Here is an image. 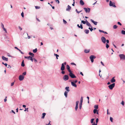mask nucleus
Masks as SVG:
<instances>
[{
	"label": "nucleus",
	"instance_id": "obj_1",
	"mask_svg": "<svg viewBox=\"0 0 125 125\" xmlns=\"http://www.w3.org/2000/svg\"><path fill=\"white\" fill-rule=\"evenodd\" d=\"M69 75L72 78H76V77L72 73V71L69 72Z\"/></svg>",
	"mask_w": 125,
	"mask_h": 125
},
{
	"label": "nucleus",
	"instance_id": "obj_2",
	"mask_svg": "<svg viewBox=\"0 0 125 125\" xmlns=\"http://www.w3.org/2000/svg\"><path fill=\"white\" fill-rule=\"evenodd\" d=\"M96 58V56L94 55H91L90 57V59L91 60L92 62H94V59Z\"/></svg>",
	"mask_w": 125,
	"mask_h": 125
},
{
	"label": "nucleus",
	"instance_id": "obj_3",
	"mask_svg": "<svg viewBox=\"0 0 125 125\" xmlns=\"http://www.w3.org/2000/svg\"><path fill=\"white\" fill-rule=\"evenodd\" d=\"M109 5L110 6H113L115 8L116 7L115 4L114 2H112L111 1H110Z\"/></svg>",
	"mask_w": 125,
	"mask_h": 125
},
{
	"label": "nucleus",
	"instance_id": "obj_4",
	"mask_svg": "<svg viewBox=\"0 0 125 125\" xmlns=\"http://www.w3.org/2000/svg\"><path fill=\"white\" fill-rule=\"evenodd\" d=\"M83 97H81V100L80 103V104L79 105V109H81L82 108V103L83 101Z\"/></svg>",
	"mask_w": 125,
	"mask_h": 125
},
{
	"label": "nucleus",
	"instance_id": "obj_5",
	"mask_svg": "<svg viewBox=\"0 0 125 125\" xmlns=\"http://www.w3.org/2000/svg\"><path fill=\"white\" fill-rule=\"evenodd\" d=\"M115 85V83H113V84L108 86L110 90H112L113 88L114 87Z\"/></svg>",
	"mask_w": 125,
	"mask_h": 125
},
{
	"label": "nucleus",
	"instance_id": "obj_6",
	"mask_svg": "<svg viewBox=\"0 0 125 125\" xmlns=\"http://www.w3.org/2000/svg\"><path fill=\"white\" fill-rule=\"evenodd\" d=\"M69 76L68 75H65L63 77V79L64 81H67L69 79Z\"/></svg>",
	"mask_w": 125,
	"mask_h": 125
},
{
	"label": "nucleus",
	"instance_id": "obj_7",
	"mask_svg": "<svg viewBox=\"0 0 125 125\" xmlns=\"http://www.w3.org/2000/svg\"><path fill=\"white\" fill-rule=\"evenodd\" d=\"M121 59L125 60V55L124 54H120L119 55Z\"/></svg>",
	"mask_w": 125,
	"mask_h": 125
},
{
	"label": "nucleus",
	"instance_id": "obj_8",
	"mask_svg": "<svg viewBox=\"0 0 125 125\" xmlns=\"http://www.w3.org/2000/svg\"><path fill=\"white\" fill-rule=\"evenodd\" d=\"M101 40L102 42L104 43H105L106 41V39L104 37H102L101 38Z\"/></svg>",
	"mask_w": 125,
	"mask_h": 125
},
{
	"label": "nucleus",
	"instance_id": "obj_9",
	"mask_svg": "<svg viewBox=\"0 0 125 125\" xmlns=\"http://www.w3.org/2000/svg\"><path fill=\"white\" fill-rule=\"evenodd\" d=\"M24 77L22 75H21L19 76V79L20 81H22L23 80Z\"/></svg>",
	"mask_w": 125,
	"mask_h": 125
},
{
	"label": "nucleus",
	"instance_id": "obj_10",
	"mask_svg": "<svg viewBox=\"0 0 125 125\" xmlns=\"http://www.w3.org/2000/svg\"><path fill=\"white\" fill-rule=\"evenodd\" d=\"M85 10V12L87 13L88 12L89 13L90 12V8H88V9L86 8H83Z\"/></svg>",
	"mask_w": 125,
	"mask_h": 125
},
{
	"label": "nucleus",
	"instance_id": "obj_11",
	"mask_svg": "<svg viewBox=\"0 0 125 125\" xmlns=\"http://www.w3.org/2000/svg\"><path fill=\"white\" fill-rule=\"evenodd\" d=\"M65 69V66L64 63H62V66L61 68V70L62 71H63Z\"/></svg>",
	"mask_w": 125,
	"mask_h": 125
},
{
	"label": "nucleus",
	"instance_id": "obj_12",
	"mask_svg": "<svg viewBox=\"0 0 125 125\" xmlns=\"http://www.w3.org/2000/svg\"><path fill=\"white\" fill-rule=\"evenodd\" d=\"M2 59L4 61H8V58H6L4 56H2Z\"/></svg>",
	"mask_w": 125,
	"mask_h": 125
},
{
	"label": "nucleus",
	"instance_id": "obj_13",
	"mask_svg": "<svg viewBox=\"0 0 125 125\" xmlns=\"http://www.w3.org/2000/svg\"><path fill=\"white\" fill-rule=\"evenodd\" d=\"M79 103V101H77L76 102V105L75 107V110L76 111L77 110L78 108V105Z\"/></svg>",
	"mask_w": 125,
	"mask_h": 125
},
{
	"label": "nucleus",
	"instance_id": "obj_14",
	"mask_svg": "<svg viewBox=\"0 0 125 125\" xmlns=\"http://www.w3.org/2000/svg\"><path fill=\"white\" fill-rule=\"evenodd\" d=\"M71 7L69 5H68L67 6V7L66 9V10L69 11L71 9Z\"/></svg>",
	"mask_w": 125,
	"mask_h": 125
},
{
	"label": "nucleus",
	"instance_id": "obj_15",
	"mask_svg": "<svg viewBox=\"0 0 125 125\" xmlns=\"http://www.w3.org/2000/svg\"><path fill=\"white\" fill-rule=\"evenodd\" d=\"M86 24L88 26L91 27H92L90 24L87 20L86 21Z\"/></svg>",
	"mask_w": 125,
	"mask_h": 125
},
{
	"label": "nucleus",
	"instance_id": "obj_16",
	"mask_svg": "<svg viewBox=\"0 0 125 125\" xmlns=\"http://www.w3.org/2000/svg\"><path fill=\"white\" fill-rule=\"evenodd\" d=\"M66 68L67 69V70H68V72H70L71 71V70H70V66H69V65H66Z\"/></svg>",
	"mask_w": 125,
	"mask_h": 125
},
{
	"label": "nucleus",
	"instance_id": "obj_17",
	"mask_svg": "<svg viewBox=\"0 0 125 125\" xmlns=\"http://www.w3.org/2000/svg\"><path fill=\"white\" fill-rule=\"evenodd\" d=\"M71 83L72 85L74 87H77V85L73 82H71Z\"/></svg>",
	"mask_w": 125,
	"mask_h": 125
},
{
	"label": "nucleus",
	"instance_id": "obj_18",
	"mask_svg": "<svg viewBox=\"0 0 125 125\" xmlns=\"http://www.w3.org/2000/svg\"><path fill=\"white\" fill-rule=\"evenodd\" d=\"M32 57L31 56H25L24 57V58H26L28 60H31V58Z\"/></svg>",
	"mask_w": 125,
	"mask_h": 125
},
{
	"label": "nucleus",
	"instance_id": "obj_19",
	"mask_svg": "<svg viewBox=\"0 0 125 125\" xmlns=\"http://www.w3.org/2000/svg\"><path fill=\"white\" fill-rule=\"evenodd\" d=\"M80 4L82 5H83L84 4V2L82 0H80Z\"/></svg>",
	"mask_w": 125,
	"mask_h": 125
},
{
	"label": "nucleus",
	"instance_id": "obj_20",
	"mask_svg": "<svg viewBox=\"0 0 125 125\" xmlns=\"http://www.w3.org/2000/svg\"><path fill=\"white\" fill-rule=\"evenodd\" d=\"M115 77L112 78V79L111 80V82L112 83L115 82V80L114 79Z\"/></svg>",
	"mask_w": 125,
	"mask_h": 125
},
{
	"label": "nucleus",
	"instance_id": "obj_21",
	"mask_svg": "<svg viewBox=\"0 0 125 125\" xmlns=\"http://www.w3.org/2000/svg\"><path fill=\"white\" fill-rule=\"evenodd\" d=\"M90 21L92 22L93 23L94 25H97V22L96 21H94L92 19H91L90 20Z\"/></svg>",
	"mask_w": 125,
	"mask_h": 125
},
{
	"label": "nucleus",
	"instance_id": "obj_22",
	"mask_svg": "<svg viewBox=\"0 0 125 125\" xmlns=\"http://www.w3.org/2000/svg\"><path fill=\"white\" fill-rule=\"evenodd\" d=\"M29 54L32 57H34V55L33 53L31 52H29Z\"/></svg>",
	"mask_w": 125,
	"mask_h": 125
},
{
	"label": "nucleus",
	"instance_id": "obj_23",
	"mask_svg": "<svg viewBox=\"0 0 125 125\" xmlns=\"http://www.w3.org/2000/svg\"><path fill=\"white\" fill-rule=\"evenodd\" d=\"M77 26L79 28H80L81 29H83V27L82 26V25L81 24L80 25V26L79 25V24H78L77 25Z\"/></svg>",
	"mask_w": 125,
	"mask_h": 125
},
{
	"label": "nucleus",
	"instance_id": "obj_24",
	"mask_svg": "<svg viewBox=\"0 0 125 125\" xmlns=\"http://www.w3.org/2000/svg\"><path fill=\"white\" fill-rule=\"evenodd\" d=\"M69 87H65V89L67 91V92H68L70 91V90L69 89Z\"/></svg>",
	"mask_w": 125,
	"mask_h": 125
},
{
	"label": "nucleus",
	"instance_id": "obj_25",
	"mask_svg": "<svg viewBox=\"0 0 125 125\" xmlns=\"http://www.w3.org/2000/svg\"><path fill=\"white\" fill-rule=\"evenodd\" d=\"M68 93V92H67L66 91H65L64 93V95L66 97H67V93Z\"/></svg>",
	"mask_w": 125,
	"mask_h": 125
},
{
	"label": "nucleus",
	"instance_id": "obj_26",
	"mask_svg": "<svg viewBox=\"0 0 125 125\" xmlns=\"http://www.w3.org/2000/svg\"><path fill=\"white\" fill-rule=\"evenodd\" d=\"M90 50H84V52L86 53H88L89 52H90Z\"/></svg>",
	"mask_w": 125,
	"mask_h": 125
},
{
	"label": "nucleus",
	"instance_id": "obj_27",
	"mask_svg": "<svg viewBox=\"0 0 125 125\" xmlns=\"http://www.w3.org/2000/svg\"><path fill=\"white\" fill-rule=\"evenodd\" d=\"M89 30H85L84 32L86 34H88L89 32Z\"/></svg>",
	"mask_w": 125,
	"mask_h": 125
},
{
	"label": "nucleus",
	"instance_id": "obj_28",
	"mask_svg": "<svg viewBox=\"0 0 125 125\" xmlns=\"http://www.w3.org/2000/svg\"><path fill=\"white\" fill-rule=\"evenodd\" d=\"M46 115V113H44L42 114V119H44V117Z\"/></svg>",
	"mask_w": 125,
	"mask_h": 125
},
{
	"label": "nucleus",
	"instance_id": "obj_29",
	"mask_svg": "<svg viewBox=\"0 0 125 125\" xmlns=\"http://www.w3.org/2000/svg\"><path fill=\"white\" fill-rule=\"evenodd\" d=\"M21 66L22 67H24L25 66V64L24 62V61L23 60L22 62V63L21 64Z\"/></svg>",
	"mask_w": 125,
	"mask_h": 125
},
{
	"label": "nucleus",
	"instance_id": "obj_30",
	"mask_svg": "<svg viewBox=\"0 0 125 125\" xmlns=\"http://www.w3.org/2000/svg\"><path fill=\"white\" fill-rule=\"evenodd\" d=\"M95 109H97L98 108V105H95L94 107Z\"/></svg>",
	"mask_w": 125,
	"mask_h": 125
},
{
	"label": "nucleus",
	"instance_id": "obj_31",
	"mask_svg": "<svg viewBox=\"0 0 125 125\" xmlns=\"http://www.w3.org/2000/svg\"><path fill=\"white\" fill-rule=\"evenodd\" d=\"M33 52L34 53H36L37 52V49L36 48L35 49L33 50Z\"/></svg>",
	"mask_w": 125,
	"mask_h": 125
},
{
	"label": "nucleus",
	"instance_id": "obj_32",
	"mask_svg": "<svg viewBox=\"0 0 125 125\" xmlns=\"http://www.w3.org/2000/svg\"><path fill=\"white\" fill-rule=\"evenodd\" d=\"M97 109H94V110L93 112L94 114H95L97 112Z\"/></svg>",
	"mask_w": 125,
	"mask_h": 125
},
{
	"label": "nucleus",
	"instance_id": "obj_33",
	"mask_svg": "<svg viewBox=\"0 0 125 125\" xmlns=\"http://www.w3.org/2000/svg\"><path fill=\"white\" fill-rule=\"evenodd\" d=\"M54 55L55 56H56V58L57 59H58V57L59 56V55L57 54L54 53Z\"/></svg>",
	"mask_w": 125,
	"mask_h": 125
},
{
	"label": "nucleus",
	"instance_id": "obj_34",
	"mask_svg": "<svg viewBox=\"0 0 125 125\" xmlns=\"http://www.w3.org/2000/svg\"><path fill=\"white\" fill-rule=\"evenodd\" d=\"M75 11L77 13H78V14H79L80 12H81L82 11V10L80 11H79L77 10V9H76L75 10Z\"/></svg>",
	"mask_w": 125,
	"mask_h": 125
},
{
	"label": "nucleus",
	"instance_id": "obj_35",
	"mask_svg": "<svg viewBox=\"0 0 125 125\" xmlns=\"http://www.w3.org/2000/svg\"><path fill=\"white\" fill-rule=\"evenodd\" d=\"M121 33L123 34H125V31L122 30L121 31Z\"/></svg>",
	"mask_w": 125,
	"mask_h": 125
},
{
	"label": "nucleus",
	"instance_id": "obj_36",
	"mask_svg": "<svg viewBox=\"0 0 125 125\" xmlns=\"http://www.w3.org/2000/svg\"><path fill=\"white\" fill-rule=\"evenodd\" d=\"M117 27V26L116 25H115L113 26V28L114 29H116Z\"/></svg>",
	"mask_w": 125,
	"mask_h": 125
},
{
	"label": "nucleus",
	"instance_id": "obj_37",
	"mask_svg": "<svg viewBox=\"0 0 125 125\" xmlns=\"http://www.w3.org/2000/svg\"><path fill=\"white\" fill-rule=\"evenodd\" d=\"M94 120V119L93 118L91 119V123H93V122Z\"/></svg>",
	"mask_w": 125,
	"mask_h": 125
},
{
	"label": "nucleus",
	"instance_id": "obj_38",
	"mask_svg": "<svg viewBox=\"0 0 125 125\" xmlns=\"http://www.w3.org/2000/svg\"><path fill=\"white\" fill-rule=\"evenodd\" d=\"M113 119L112 117H110V121H111V122H113Z\"/></svg>",
	"mask_w": 125,
	"mask_h": 125
},
{
	"label": "nucleus",
	"instance_id": "obj_39",
	"mask_svg": "<svg viewBox=\"0 0 125 125\" xmlns=\"http://www.w3.org/2000/svg\"><path fill=\"white\" fill-rule=\"evenodd\" d=\"M35 8L36 9H38L40 8V7L38 6H35Z\"/></svg>",
	"mask_w": 125,
	"mask_h": 125
},
{
	"label": "nucleus",
	"instance_id": "obj_40",
	"mask_svg": "<svg viewBox=\"0 0 125 125\" xmlns=\"http://www.w3.org/2000/svg\"><path fill=\"white\" fill-rule=\"evenodd\" d=\"M81 22L84 24H85L86 23V21H82Z\"/></svg>",
	"mask_w": 125,
	"mask_h": 125
},
{
	"label": "nucleus",
	"instance_id": "obj_41",
	"mask_svg": "<svg viewBox=\"0 0 125 125\" xmlns=\"http://www.w3.org/2000/svg\"><path fill=\"white\" fill-rule=\"evenodd\" d=\"M88 29H89L91 31H92L93 30V29L92 28H90V27H89Z\"/></svg>",
	"mask_w": 125,
	"mask_h": 125
},
{
	"label": "nucleus",
	"instance_id": "obj_42",
	"mask_svg": "<svg viewBox=\"0 0 125 125\" xmlns=\"http://www.w3.org/2000/svg\"><path fill=\"white\" fill-rule=\"evenodd\" d=\"M21 15L23 18L24 17V13L23 12H22L21 13Z\"/></svg>",
	"mask_w": 125,
	"mask_h": 125
},
{
	"label": "nucleus",
	"instance_id": "obj_43",
	"mask_svg": "<svg viewBox=\"0 0 125 125\" xmlns=\"http://www.w3.org/2000/svg\"><path fill=\"white\" fill-rule=\"evenodd\" d=\"M2 29H3V30L5 31V32L6 33H7V31L4 28H2Z\"/></svg>",
	"mask_w": 125,
	"mask_h": 125
},
{
	"label": "nucleus",
	"instance_id": "obj_44",
	"mask_svg": "<svg viewBox=\"0 0 125 125\" xmlns=\"http://www.w3.org/2000/svg\"><path fill=\"white\" fill-rule=\"evenodd\" d=\"M56 2L58 4H59L60 3L59 1L58 0H55Z\"/></svg>",
	"mask_w": 125,
	"mask_h": 125
},
{
	"label": "nucleus",
	"instance_id": "obj_45",
	"mask_svg": "<svg viewBox=\"0 0 125 125\" xmlns=\"http://www.w3.org/2000/svg\"><path fill=\"white\" fill-rule=\"evenodd\" d=\"M1 27L2 28H4V25L2 23H1Z\"/></svg>",
	"mask_w": 125,
	"mask_h": 125
},
{
	"label": "nucleus",
	"instance_id": "obj_46",
	"mask_svg": "<svg viewBox=\"0 0 125 125\" xmlns=\"http://www.w3.org/2000/svg\"><path fill=\"white\" fill-rule=\"evenodd\" d=\"M63 22L64 24H66L67 23V22L65 20H64V19H63Z\"/></svg>",
	"mask_w": 125,
	"mask_h": 125
},
{
	"label": "nucleus",
	"instance_id": "obj_47",
	"mask_svg": "<svg viewBox=\"0 0 125 125\" xmlns=\"http://www.w3.org/2000/svg\"><path fill=\"white\" fill-rule=\"evenodd\" d=\"M109 46V45L107 44H106V47L107 48H108Z\"/></svg>",
	"mask_w": 125,
	"mask_h": 125
},
{
	"label": "nucleus",
	"instance_id": "obj_48",
	"mask_svg": "<svg viewBox=\"0 0 125 125\" xmlns=\"http://www.w3.org/2000/svg\"><path fill=\"white\" fill-rule=\"evenodd\" d=\"M26 72H24V73H23L22 74H23V75H26Z\"/></svg>",
	"mask_w": 125,
	"mask_h": 125
},
{
	"label": "nucleus",
	"instance_id": "obj_49",
	"mask_svg": "<svg viewBox=\"0 0 125 125\" xmlns=\"http://www.w3.org/2000/svg\"><path fill=\"white\" fill-rule=\"evenodd\" d=\"M121 104L123 105H124V102L123 101H122L121 103Z\"/></svg>",
	"mask_w": 125,
	"mask_h": 125
},
{
	"label": "nucleus",
	"instance_id": "obj_50",
	"mask_svg": "<svg viewBox=\"0 0 125 125\" xmlns=\"http://www.w3.org/2000/svg\"><path fill=\"white\" fill-rule=\"evenodd\" d=\"M99 31L100 32H104V31H103V30H99Z\"/></svg>",
	"mask_w": 125,
	"mask_h": 125
},
{
	"label": "nucleus",
	"instance_id": "obj_51",
	"mask_svg": "<svg viewBox=\"0 0 125 125\" xmlns=\"http://www.w3.org/2000/svg\"><path fill=\"white\" fill-rule=\"evenodd\" d=\"M61 73L62 74H64L65 73V72L64 71H62L61 72Z\"/></svg>",
	"mask_w": 125,
	"mask_h": 125
},
{
	"label": "nucleus",
	"instance_id": "obj_52",
	"mask_svg": "<svg viewBox=\"0 0 125 125\" xmlns=\"http://www.w3.org/2000/svg\"><path fill=\"white\" fill-rule=\"evenodd\" d=\"M117 23L118 24L120 25V26L122 25L119 22H118Z\"/></svg>",
	"mask_w": 125,
	"mask_h": 125
},
{
	"label": "nucleus",
	"instance_id": "obj_53",
	"mask_svg": "<svg viewBox=\"0 0 125 125\" xmlns=\"http://www.w3.org/2000/svg\"><path fill=\"white\" fill-rule=\"evenodd\" d=\"M19 51L22 54H24V53L23 52L20 50H19Z\"/></svg>",
	"mask_w": 125,
	"mask_h": 125
},
{
	"label": "nucleus",
	"instance_id": "obj_54",
	"mask_svg": "<svg viewBox=\"0 0 125 125\" xmlns=\"http://www.w3.org/2000/svg\"><path fill=\"white\" fill-rule=\"evenodd\" d=\"M14 84V82H13L11 83V86H12Z\"/></svg>",
	"mask_w": 125,
	"mask_h": 125
},
{
	"label": "nucleus",
	"instance_id": "obj_55",
	"mask_svg": "<svg viewBox=\"0 0 125 125\" xmlns=\"http://www.w3.org/2000/svg\"><path fill=\"white\" fill-rule=\"evenodd\" d=\"M7 98V96H6L5 99H4V101L5 102H6V101H7V99L6 98Z\"/></svg>",
	"mask_w": 125,
	"mask_h": 125
},
{
	"label": "nucleus",
	"instance_id": "obj_56",
	"mask_svg": "<svg viewBox=\"0 0 125 125\" xmlns=\"http://www.w3.org/2000/svg\"><path fill=\"white\" fill-rule=\"evenodd\" d=\"M71 64L72 65H76L73 62H72V63H71Z\"/></svg>",
	"mask_w": 125,
	"mask_h": 125
},
{
	"label": "nucleus",
	"instance_id": "obj_57",
	"mask_svg": "<svg viewBox=\"0 0 125 125\" xmlns=\"http://www.w3.org/2000/svg\"><path fill=\"white\" fill-rule=\"evenodd\" d=\"M98 118H97L96 120V123L97 124V123L98 121Z\"/></svg>",
	"mask_w": 125,
	"mask_h": 125
},
{
	"label": "nucleus",
	"instance_id": "obj_58",
	"mask_svg": "<svg viewBox=\"0 0 125 125\" xmlns=\"http://www.w3.org/2000/svg\"><path fill=\"white\" fill-rule=\"evenodd\" d=\"M14 48H15V49H17V50L18 51H19V50H20L16 47H14Z\"/></svg>",
	"mask_w": 125,
	"mask_h": 125
},
{
	"label": "nucleus",
	"instance_id": "obj_59",
	"mask_svg": "<svg viewBox=\"0 0 125 125\" xmlns=\"http://www.w3.org/2000/svg\"><path fill=\"white\" fill-rule=\"evenodd\" d=\"M97 124H95V122H94L92 125H97Z\"/></svg>",
	"mask_w": 125,
	"mask_h": 125
},
{
	"label": "nucleus",
	"instance_id": "obj_60",
	"mask_svg": "<svg viewBox=\"0 0 125 125\" xmlns=\"http://www.w3.org/2000/svg\"><path fill=\"white\" fill-rule=\"evenodd\" d=\"M7 68H11V66L10 65H8V67H7Z\"/></svg>",
	"mask_w": 125,
	"mask_h": 125
},
{
	"label": "nucleus",
	"instance_id": "obj_61",
	"mask_svg": "<svg viewBox=\"0 0 125 125\" xmlns=\"http://www.w3.org/2000/svg\"><path fill=\"white\" fill-rule=\"evenodd\" d=\"M19 28L21 31L22 30V28H21L20 26H19Z\"/></svg>",
	"mask_w": 125,
	"mask_h": 125
},
{
	"label": "nucleus",
	"instance_id": "obj_62",
	"mask_svg": "<svg viewBox=\"0 0 125 125\" xmlns=\"http://www.w3.org/2000/svg\"><path fill=\"white\" fill-rule=\"evenodd\" d=\"M36 19L38 21L40 22V21L39 20V19L37 18H36Z\"/></svg>",
	"mask_w": 125,
	"mask_h": 125
},
{
	"label": "nucleus",
	"instance_id": "obj_63",
	"mask_svg": "<svg viewBox=\"0 0 125 125\" xmlns=\"http://www.w3.org/2000/svg\"><path fill=\"white\" fill-rule=\"evenodd\" d=\"M101 63L103 65V66H104V63H103V62H102V61H101Z\"/></svg>",
	"mask_w": 125,
	"mask_h": 125
},
{
	"label": "nucleus",
	"instance_id": "obj_64",
	"mask_svg": "<svg viewBox=\"0 0 125 125\" xmlns=\"http://www.w3.org/2000/svg\"><path fill=\"white\" fill-rule=\"evenodd\" d=\"M106 41L107 43H109V41L108 40H106Z\"/></svg>",
	"mask_w": 125,
	"mask_h": 125
}]
</instances>
